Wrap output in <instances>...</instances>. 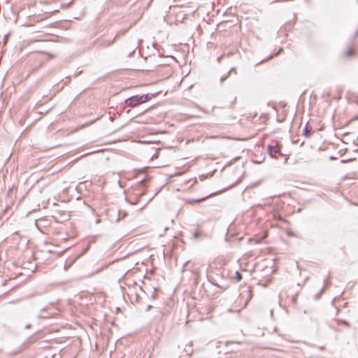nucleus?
Returning a JSON list of instances; mask_svg holds the SVG:
<instances>
[{"instance_id":"nucleus-19","label":"nucleus","mask_w":358,"mask_h":358,"mask_svg":"<svg viewBox=\"0 0 358 358\" xmlns=\"http://www.w3.org/2000/svg\"><path fill=\"white\" fill-rule=\"evenodd\" d=\"M157 157H158V153H157V152L155 153V154L152 155V158H157Z\"/></svg>"},{"instance_id":"nucleus-15","label":"nucleus","mask_w":358,"mask_h":358,"mask_svg":"<svg viewBox=\"0 0 358 358\" xmlns=\"http://www.w3.org/2000/svg\"><path fill=\"white\" fill-rule=\"evenodd\" d=\"M231 72H234L235 73H236V69L235 68H231L228 72L227 73H229V75H230V73Z\"/></svg>"},{"instance_id":"nucleus-24","label":"nucleus","mask_w":358,"mask_h":358,"mask_svg":"<svg viewBox=\"0 0 358 358\" xmlns=\"http://www.w3.org/2000/svg\"><path fill=\"white\" fill-rule=\"evenodd\" d=\"M31 327V324H28L26 325L25 328L26 329H29Z\"/></svg>"},{"instance_id":"nucleus-26","label":"nucleus","mask_w":358,"mask_h":358,"mask_svg":"<svg viewBox=\"0 0 358 358\" xmlns=\"http://www.w3.org/2000/svg\"><path fill=\"white\" fill-rule=\"evenodd\" d=\"M144 194H145V192L143 191V192H142L140 194V196H142V195H143Z\"/></svg>"},{"instance_id":"nucleus-6","label":"nucleus","mask_w":358,"mask_h":358,"mask_svg":"<svg viewBox=\"0 0 358 358\" xmlns=\"http://www.w3.org/2000/svg\"><path fill=\"white\" fill-rule=\"evenodd\" d=\"M210 196V195H209V196ZM208 197V196L203 197V198H201V199H196V200H194V199H189V200L186 201V203H199V202L203 201V200H205Z\"/></svg>"},{"instance_id":"nucleus-7","label":"nucleus","mask_w":358,"mask_h":358,"mask_svg":"<svg viewBox=\"0 0 358 358\" xmlns=\"http://www.w3.org/2000/svg\"><path fill=\"white\" fill-rule=\"evenodd\" d=\"M308 122L306 123L303 130V135L306 137V138H308L310 136V132L311 131V129H308Z\"/></svg>"},{"instance_id":"nucleus-17","label":"nucleus","mask_w":358,"mask_h":358,"mask_svg":"<svg viewBox=\"0 0 358 358\" xmlns=\"http://www.w3.org/2000/svg\"><path fill=\"white\" fill-rule=\"evenodd\" d=\"M358 36V29L355 32L353 38H355Z\"/></svg>"},{"instance_id":"nucleus-16","label":"nucleus","mask_w":358,"mask_h":358,"mask_svg":"<svg viewBox=\"0 0 358 358\" xmlns=\"http://www.w3.org/2000/svg\"><path fill=\"white\" fill-rule=\"evenodd\" d=\"M134 52H135V50H134L131 51V52L128 54V56H127V57H131L133 55V54L134 53Z\"/></svg>"},{"instance_id":"nucleus-28","label":"nucleus","mask_w":358,"mask_h":358,"mask_svg":"<svg viewBox=\"0 0 358 358\" xmlns=\"http://www.w3.org/2000/svg\"><path fill=\"white\" fill-rule=\"evenodd\" d=\"M357 103H358V97H357Z\"/></svg>"},{"instance_id":"nucleus-18","label":"nucleus","mask_w":358,"mask_h":358,"mask_svg":"<svg viewBox=\"0 0 358 358\" xmlns=\"http://www.w3.org/2000/svg\"><path fill=\"white\" fill-rule=\"evenodd\" d=\"M121 213H122V211L119 210V212H118V217L117 219V221H119L120 220V215H121Z\"/></svg>"},{"instance_id":"nucleus-27","label":"nucleus","mask_w":358,"mask_h":358,"mask_svg":"<svg viewBox=\"0 0 358 358\" xmlns=\"http://www.w3.org/2000/svg\"><path fill=\"white\" fill-rule=\"evenodd\" d=\"M110 120L111 121H113V117H110Z\"/></svg>"},{"instance_id":"nucleus-14","label":"nucleus","mask_w":358,"mask_h":358,"mask_svg":"<svg viewBox=\"0 0 358 358\" xmlns=\"http://www.w3.org/2000/svg\"><path fill=\"white\" fill-rule=\"evenodd\" d=\"M224 55H220V57H218L217 58V62L218 63H220V62H221V61H222V58L224 57Z\"/></svg>"},{"instance_id":"nucleus-5","label":"nucleus","mask_w":358,"mask_h":358,"mask_svg":"<svg viewBox=\"0 0 358 358\" xmlns=\"http://www.w3.org/2000/svg\"><path fill=\"white\" fill-rule=\"evenodd\" d=\"M330 283H327L325 281H324V287L321 289V290L317 293L315 294V299H318L320 298V296L323 294V293L325 292L326 289L327 288V287L329 286Z\"/></svg>"},{"instance_id":"nucleus-22","label":"nucleus","mask_w":358,"mask_h":358,"mask_svg":"<svg viewBox=\"0 0 358 358\" xmlns=\"http://www.w3.org/2000/svg\"><path fill=\"white\" fill-rule=\"evenodd\" d=\"M161 189H162V188H159L158 190H157L155 194V196L157 195L161 191Z\"/></svg>"},{"instance_id":"nucleus-9","label":"nucleus","mask_w":358,"mask_h":358,"mask_svg":"<svg viewBox=\"0 0 358 358\" xmlns=\"http://www.w3.org/2000/svg\"><path fill=\"white\" fill-rule=\"evenodd\" d=\"M148 180H149V178H148V176H146L144 178L141 179V180H139L138 182V185H144L145 181H147Z\"/></svg>"},{"instance_id":"nucleus-20","label":"nucleus","mask_w":358,"mask_h":358,"mask_svg":"<svg viewBox=\"0 0 358 358\" xmlns=\"http://www.w3.org/2000/svg\"><path fill=\"white\" fill-rule=\"evenodd\" d=\"M343 323L345 326H347V327H350V324H349L348 322H346V321H343Z\"/></svg>"},{"instance_id":"nucleus-25","label":"nucleus","mask_w":358,"mask_h":358,"mask_svg":"<svg viewBox=\"0 0 358 358\" xmlns=\"http://www.w3.org/2000/svg\"><path fill=\"white\" fill-rule=\"evenodd\" d=\"M127 215V213L126 212H123L122 213V217H125Z\"/></svg>"},{"instance_id":"nucleus-3","label":"nucleus","mask_w":358,"mask_h":358,"mask_svg":"<svg viewBox=\"0 0 358 358\" xmlns=\"http://www.w3.org/2000/svg\"><path fill=\"white\" fill-rule=\"evenodd\" d=\"M156 95H157V93H155V94L147 93V94L141 95V99H142V103H144L148 102L152 98L155 97Z\"/></svg>"},{"instance_id":"nucleus-2","label":"nucleus","mask_w":358,"mask_h":358,"mask_svg":"<svg viewBox=\"0 0 358 358\" xmlns=\"http://www.w3.org/2000/svg\"><path fill=\"white\" fill-rule=\"evenodd\" d=\"M124 103L129 107L134 108L143 103L141 95L136 94L127 99Z\"/></svg>"},{"instance_id":"nucleus-10","label":"nucleus","mask_w":358,"mask_h":358,"mask_svg":"<svg viewBox=\"0 0 358 358\" xmlns=\"http://www.w3.org/2000/svg\"><path fill=\"white\" fill-rule=\"evenodd\" d=\"M236 279L238 282L243 279L242 274L238 271H236Z\"/></svg>"},{"instance_id":"nucleus-8","label":"nucleus","mask_w":358,"mask_h":358,"mask_svg":"<svg viewBox=\"0 0 358 358\" xmlns=\"http://www.w3.org/2000/svg\"><path fill=\"white\" fill-rule=\"evenodd\" d=\"M115 38H116V36H115V37H114L112 40H110V41H103L102 42V45H103V46H109L110 45H111L112 43H113V42H114V41H115Z\"/></svg>"},{"instance_id":"nucleus-21","label":"nucleus","mask_w":358,"mask_h":358,"mask_svg":"<svg viewBox=\"0 0 358 358\" xmlns=\"http://www.w3.org/2000/svg\"><path fill=\"white\" fill-rule=\"evenodd\" d=\"M151 308H152V306H151V305H148V306H147L146 311H149V310L151 309Z\"/></svg>"},{"instance_id":"nucleus-12","label":"nucleus","mask_w":358,"mask_h":358,"mask_svg":"<svg viewBox=\"0 0 358 358\" xmlns=\"http://www.w3.org/2000/svg\"><path fill=\"white\" fill-rule=\"evenodd\" d=\"M200 236V231L199 229H196L193 234V237L194 238H198Z\"/></svg>"},{"instance_id":"nucleus-13","label":"nucleus","mask_w":358,"mask_h":358,"mask_svg":"<svg viewBox=\"0 0 358 358\" xmlns=\"http://www.w3.org/2000/svg\"><path fill=\"white\" fill-rule=\"evenodd\" d=\"M229 76V73H226L225 75H223L221 76L220 78V81L222 83L223 81H224Z\"/></svg>"},{"instance_id":"nucleus-11","label":"nucleus","mask_w":358,"mask_h":358,"mask_svg":"<svg viewBox=\"0 0 358 358\" xmlns=\"http://www.w3.org/2000/svg\"><path fill=\"white\" fill-rule=\"evenodd\" d=\"M46 308L41 309L40 314L38 315V318H48L50 316L44 315L43 313L45 310Z\"/></svg>"},{"instance_id":"nucleus-1","label":"nucleus","mask_w":358,"mask_h":358,"mask_svg":"<svg viewBox=\"0 0 358 358\" xmlns=\"http://www.w3.org/2000/svg\"><path fill=\"white\" fill-rule=\"evenodd\" d=\"M273 144L267 147L268 153L271 157L278 159L279 156H283L281 152V145L278 141H273Z\"/></svg>"},{"instance_id":"nucleus-23","label":"nucleus","mask_w":358,"mask_h":358,"mask_svg":"<svg viewBox=\"0 0 358 358\" xmlns=\"http://www.w3.org/2000/svg\"><path fill=\"white\" fill-rule=\"evenodd\" d=\"M70 266V264H69L68 266L66 265V263L64 265V268L65 269H67Z\"/></svg>"},{"instance_id":"nucleus-4","label":"nucleus","mask_w":358,"mask_h":358,"mask_svg":"<svg viewBox=\"0 0 358 358\" xmlns=\"http://www.w3.org/2000/svg\"><path fill=\"white\" fill-rule=\"evenodd\" d=\"M355 55V50L350 48L343 53V58H350Z\"/></svg>"}]
</instances>
